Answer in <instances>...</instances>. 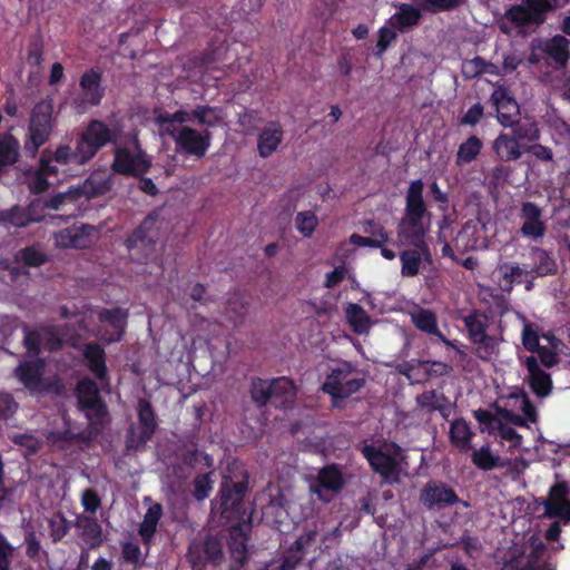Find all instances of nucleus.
<instances>
[{"label": "nucleus", "instance_id": "nucleus-1", "mask_svg": "<svg viewBox=\"0 0 570 570\" xmlns=\"http://www.w3.org/2000/svg\"><path fill=\"white\" fill-rule=\"evenodd\" d=\"M248 491V474L245 472L242 480L234 481L228 474L222 478L218 491V507L213 511L219 513L220 523L230 525L227 544L230 557L239 566L248 560V533L252 529L250 515L246 514L244 498Z\"/></svg>", "mask_w": 570, "mask_h": 570}, {"label": "nucleus", "instance_id": "nucleus-2", "mask_svg": "<svg viewBox=\"0 0 570 570\" xmlns=\"http://www.w3.org/2000/svg\"><path fill=\"white\" fill-rule=\"evenodd\" d=\"M424 184L422 179L411 181L405 194V208L396 226L397 242L403 246L428 245L429 226L424 223L430 218L426 203L423 198Z\"/></svg>", "mask_w": 570, "mask_h": 570}, {"label": "nucleus", "instance_id": "nucleus-3", "mask_svg": "<svg viewBox=\"0 0 570 570\" xmlns=\"http://www.w3.org/2000/svg\"><path fill=\"white\" fill-rule=\"evenodd\" d=\"M160 224L159 215L156 212H151L128 235L125 245L132 261L146 264L151 259L159 240Z\"/></svg>", "mask_w": 570, "mask_h": 570}, {"label": "nucleus", "instance_id": "nucleus-4", "mask_svg": "<svg viewBox=\"0 0 570 570\" xmlns=\"http://www.w3.org/2000/svg\"><path fill=\"white\" fill-rule=\"evenodd\" d=\"M356 367L347 361H342L327 374L322 391L332 397V405L338 406V401L358 392L365 385L363 377H355Z\"/></svg>", "mask_w": 570, "mask_h": 570}, {"label": "nucleus", "instance_id": "nucleus-5", "mask_svg": "<svg viewBox=\"0 0 570 570\" xmlns=\"http://www.w3.org/2000/svg\"><path fill=\"white\" fill-rule=\"evenodd\" d=\"M118 140L119 130L110 128L99 119H91L76 138L81 154L86 156L88 161L95 158L104 147L116 145Z\"/></svg>", "mask_w": 570, "mask_h": 570}, {"label": "nucleus", "instance_id": "nucleus-6", "mask_svg": "<svg viewBox=\"0 0 570 570\" xmlns=\"http://www.w3.org/2000/svg\"><path fill=\"white\" fill-rule=\"evenodd\" d=\"M139 428L129 426L126 435L128 451L144 450L158 429V419L155 409L147 399H139L136 406Z\"/></svg>", "mask_w": 570, "mask_h": 570}, {"label": "nucleus", "instance_id": "nucleus-7", "mask_svg": "<svg viewBox=\"0 0 570 570\" xmlns=\"http://www.w3.org/2000/svg\"><path fill=\"white\" fill-rule=\"evenodd\" d=\"M392 448L395 450L394 454L383 451L381 448L370 443L368 440H363L356 444V450L366 459L372 471L389 483L397 481L400 474L397 459L400 446L392 443Z\"/></svg>", "mask_w": 570, "mask_h": 570}, {"label": "nucleus", "instance_id": "nucleus-8", "mask_svg": "<svg viewBox=\"0 0 570 570\" xmlns=\"http://www.w3.org/2000/svg\"><path fill=\"white\" fill-rule=\"evenodd\" d=\"M53 104L51 99H43L35 105L29 120V140L26 149L36 154L50 138L53 129Z\"/></svg>", "mask_w": 570, "mask_h": 570}, {"label": "nucleus", "instance_id": "nucleus-9", "mask_svg": "<svg viewBox=\"0 0 570 570\" xmlns=\"http://www.w3.org/2000/svg\"><path fill=\"white\" fill-rule=\"evenodd\" d=\"M470 342L476 345V355L481 360H488L498 352V340L488 334L489 317L480 309H473L462 318Z\"/></svg>", "mask_w": 570, "mask_h": 570}, {"label": "nucleus", "instance_id": "nucleus-10", "mask_svg": "<svg viewBox=\"0 0 570 570\" xmlns=\"http://www.w3.org/2000/svg\"><path fill=\"white\" fill-rule=\"evenodd\" d=\"M554 480L542 501L544 515L559 518L567 524L570 522V480L562 479L560 473L554 474Z\"/></svg>", "mask_w": 570, "mask_h": 570}, {"label": "nucleus", "instance_id": "nucleus-11", "mask_svg": "<svg viewBox=\"0 0 570 570\" xmlns=\"http://www.w3.org/2000/svg\"><path fill=\"white\" fill-rule=\"evenodd\" d=\"M419 501L430 511H440L461 502L454 489L441 480L428 481L420 491Z\"/></svg>", "mask_w": 570, "mask_h": 570}, {"label": "nucleus", "instance_id": "nucleus-12", "mask_svg": "<svg viewBox=\"0 0 570 570\" xmlns=\"http://www.w3.org/2000/svg\"><path fill=\"white\" fill-rule=\"evenodd\" d=\"M167 134L174 138L177 150L202 158L210 147L212 134L207 129L203 132L184 126L178 131L166 128Z\"/></svg>", "mask_w": 570, "mask_h": 570}, {"label": "nucleus", "instance_id": "nucleus-13", "mask_svg": "<svg viewBox=\"0 0 570 570\" xmlns=\"http://www.w3.org/2000/svg\"><path fill=\"white\" fill-rule=\"evenodd\" d=\"M81 96L72 101V106L78 111H83L87 105L96 107L101 104L105 97V87L102 86V72L99 69L89 68L79 78Z\"/></svg>", "mask_w": 570, "mask_h": 570}, {"label": "nucleus", "instance_id": "nucleus-14", "mask_svg": "<svg viewBox=\"0 0 570 570\" xmlns=\"http://www.w3.org/2000/svg\"><path fill=\"white\" fill-rule=\"evenodd\" d=\"M151 161L142 151L132 154L125 147H118L114 151L111 169L119 175L139 177L149 171Z\"/></svg>", "mask_w": 570, "mask_h": 570}, {"label": "nucleus", "instance_id": "nucleus-15", "mask_svg": "<svg viewBox=\"0 0 570 570\" xmlns=\"http://www.w3.org/2000/svg\"><path fill=\"white\" fill-rule=\"evenodd\" d=\"M522 225L520 233L523 237L538 240L544 237L547 224L542 218V209L532 202H524L520 208Z\"/></svg>", "mask_w": 570, "mask_h": 570}, {"label": "nucleus", "instance_id": "nucleus-16", "mask_svg": "<svg viewBox=\"0 0 570 570\" xmlns=\"http://www.w3.org/2000/svg\"><path fill=\"white\" fill-rule=\"evenodd\" d=\"M45 158L49 160V167L53 168L56 175L59 171L58 166L71 168L89 163L86 156L81 154L77 141H75V148L70 145H59L56 150L46 148L40 156V159Z\"/></svg>", "mask_w": 570, "mask_h": 570}, {"label": "nucleus", "instance_id": "nucleus-17", "mask_svg": "<svg viewBox=\"0 0 570 570\" xmlns=\"http://www.w3.org/2000/svg\"><path fill=\"white\" fill-rule=\"evenodd\" d=\"M491 100L498 112V121L503 127H512L520 115V107L510 90L504 86H498L491 95Z\"/></svg>", "mask_w": 570, "mask_h": 570}, {"label": "nucleus", "instance_id": "nucleus-18", "mask_svg": "<svg viewBox=\"0 0 570 570\" xmlns=\"http://www.w3.org/2000/svg\"><path fill=\"white\" fill-rule=\"evenodd\" d=\"M399 254L401 262V275L414 277L419 275L423 263L432 264V254L429 245L411 246Z\"/></svg>", "mask_w": 570, "mask_h": 570}, {"label": "nucleus", "instance_id": "nucleus-19", "mask_svg": "<svg viewBox=\"0 0 570 570\" xmlns=\"http://www.w3.org/2000/svg\"><path fill=\"white\" fill-rule=\"evenodd\" d=\"M46 363L42 358L23 361L14 368V376L30 392H38L43 379Z\"/></svg>", "mask_w": 570, "mask_h": 570}, {"label": "nucleus", "instance_id": "nucleus-20", "mask_svg": "<svg viewBox=\"0 0 570 570\" xmlns=\"http://www.w3.org/2000/svg\"><path fill=\"white\" fill-rule=\"evenodd\" d=\"M524 146L515 136L500 132L492 141V151L501 163L515 161L524 154Z\"/></svg>", "mask_w": 570, "mask_h": 570}, {"label": "nucleus", "instance_id": "nucleus-21", "mask_svg": "<svg viewBox=\"0 0 570 570\" xmlns=\"http://www.w3.org/2000/svg\"><path fill=\"white\" fill-rule=\"evenodd\" d=\"M284 139V130L279 121L272 120L261 130L257 137V150L262 158L272 156Z\"/></svg>", "mask_w": 570, "mask_h": 570}, {"label": "nucleus", "instance_id": "nucleus-22", "mask_svg": "<svg viewBox=\"0 0 570 570\" xmlns=\"http://www.w3.org/2000/svg\"><path fill=\"white\" fill-rule=\"evenodd\" d=\"M415 402L421 410H424L428 413L438 411L446 421L454 409V404L450 402V399L444 393H440L436 390L422 392L416 396Z\"/></svg>", "mask_w": 570, "mask_h": 570}, {"label": "nucleus", "instance_id": "nucleus-23", "mask_svg": "<svg viewBox=\"0 0 570 570\" xmlns=\"http://www.w3.org/2000/svg\"><path fill=\"white\" fill-rule=\"evenodd\" d=\"M421 19L422 12L419 8L410 3H400L396 6V12L387 19L386 23L397 32L405 33L419 26Z\"/></svg>", "mask_w": 570, "mask_h": 570}, {"label": "nucleus", "instance_id": "nucleus-24", "mask_svg": "<svg viewBox=\"0 0 570 570\" xmlns=\"http://www.w3.org/2000/svg\"><path fill=\"white\" fill-rule=\"evenodd\" d=\"M529 373V386L538 397H546L552 391V380L550 374L544 372L534 356H528L524 361Z\"/></svg>", "mask_w": 570, "mask_h": 570}, {"label": "nucleus", "instance_id": "nucleus-25", "mask_svg": "<svg viewBox=\"0 0 570 570\" xmlns=\"http://www.w3.org/2000/svg\"><path fill=\"white\" fill-rule=\"evenodd\" d=\"M316 485L312 488L313 492L318 499L326 501L323 497L322 490L332 492H340L345 484L343 473L337 464H330L322 468L317 475Z\"/></svg>", "mask_w": 570, "mask_h": 570}, {"label": "nucleus", "instance_id": "nucleus-26", "mask_svg": "<svg viewBox=\"0 0 570 570\" xmlns=\"http://www.w3.org/2000/svg\"><path fill=\"white\" fill-rule=\"evenodd\" d=\"M79 409L85 412V416L88 420V430L96 436L100 434L110 422L108 407L102 399L87 402L83 407Z\"/></svg>", "mask_w": 570, "mask_h": 570}, {"label": "nucleus", "instance_id": "nucleus-27", "mask_svg": "<svg viewBox=\"0 0 570 570\" xmlns=\"http://www.w3.org/2000/svg\"><path fill=\"white\" fill-rule=\"evenodd\" d=\"M200 550L204 553V561L214 566L220 564L223 561V543L222 540L215 535H207L200 546H190L188 554L193 558V564L200 562V558L196 557V551Z\"/></svg>", "mask_w": 570, "mask_h": 570}, {"label": "nucleus", "instance_id": "nucleus-28", "mask_svg": "<svg viewBox=\"0 0 570 570\" xmlns=\"http://www.w3.org/2000/svg\"><path fill=\"white\" fill-rule=\"evenodd\" d=\"M83 357L88 370L99 381L107 379L108 370L106 365V352L98 343H87L83 348Z\"/></svg>", "mask_w": 570, "mask_h": 570}, {"label": "nucleus", "instance_id": "nucleus-29", "mask_svg": "<svg viewBox=\"0 0 570 570\" xmlns=\"http://www.w3.org/2000/svg\"><path fill=\"white\" fill-rule=\"evenodd\" d=\"M273 394L271 404L276 409L289 407L296 397V386L294 382L285 376L272 380Z\"/></svg>", "mask_w": 570, "mask_h": 570}, {"label": "nucleus", "instance_id": "nucleus-30", "mask_svg": "<svg viewBox=\"0 0 570 570\" xmlns=\"http://www.w3.org/2000/svg\"><path fill=\"white\" fill-rule=\"evenodd\" d=\"M98 318L101 323H108L115 332L108 338V342H119L125 335V327L128 318V311L115 307V308H104L99 312Z\"/></svg>", "mask_w": 570, "mask_h": 570}, {"label": "nucleus", "instance_id": "nucleus-31", "mask_svg": "<svg viewBox=\"0 0 570 570\" xmlns=\"http://www.w3.org/2000/svg\"><path fill=\"white\" fill-rule=\"evenodd\" d=\"M542 51L549 56L559 68L567 66L570 58V40L561 35H556L547 40Z\"/></svg>", "mask_w": 570, "mask_h": 570}, {"label": "nucleus", "instance_id": "nucleus-32", "mask_svg": "<svg viewBox=\"0 0 570 570\" xmlns=\"http://www.w3.org/2000/svg\"><path fill=\"white\" fill-rule=\"evenodd\" d=\"M530 258L532 261V265L530 267L532 272V278L553 275L557 273V263L550 253L546 249L540 247H532L530 249Z\"/></svg>", "mask_w": 570, "mask_h": 570}, {"label": "nucleus", "instance_id": "nucleus-33", "mask_svg": "<svg viewBox=\"0 0 570 570\" xmlns=\"http://www.w3.org/2000/svg\"><path fill=\"white\" fill-rule=\"evenodd\" d=\"M19 140L10 132L0 134V176L6 167L14 165L19 159Z\"/></svg>", "mask_w": 570, "mask_h": 570}, {"label": "nucleus", "instance_id": "nucleus-34", "mask_svg": "<svg viewBox=\"0 0 570 570\" xmlns=\"http://www.w3.org/2000/svg\"><path fill=\"white\" fill-rule=\"evenodd\" d=\"M499 273L504 283L511 287L513 283H528L525 288H532V272L528 268H522L518 263H503L499 266Z\"/></svg>", "mask_w": 570, "mask_h": 570}, {"label": "nucleus", "instance_id": "nucleus-35", "mask_svg": "<svg viewBox=\"0 0 570 570\" xmlns=\"http://www.w3.org/2000/svg\"><path fill=\"white\" fill-rule=\"evenodd\" d=\"M38 207L40 203H31L27 208L16 206L7 214L6 219L16 227H26L30 223L42 220L43 216L36 213Z\"/></svg>", "mask_w": 570, "mask_h": 570}, {"label": "nucleus", "instance_id": "nucleus-36", "mask_svg": "<svg viewBox=\"0 0 570 570\" xmlns=\"http://www.w3.org/2000/svg\"><path fill=\"white\" fill-rule=\"evenodd\" d=\"M474 433L470 424L463 419H455L450 426L449 438L451 443L460 450H468L471 446V440Z\"/></svg>", "mask_w": 570, "mask_h": 570}, {"label": "nucleus", "instance_id": "nucleus-37", "mask_svg": "<svg viewBox=\"0 0 570 570\" xmlns=\"http://www.w3.org/2000/svg\"><path fill=\"white\" fill-rule=\"evenodd\" d=\"M411 321L419 331L428 335L435 336L440 334L436 314L431 309L419 307L411 313Z\"/></svg>", "mask_w": 570, "mask_h": 570}, {"label": "nucleus", "instance_id": "nucleus-38", "mask_svg": "<svg viewBox=\"0 0 570 570\" xmlns=\"http://www.w3.org/2000/svg\"><path fill=\"white\" fill-rule=\"evenodd\" d=\"M482 148V140L478 136H470L458 148L455 156L456 166L462 167L475 160L481 154Z\"/></svg>", "mask_w": 570, "mask_h": 570}, {"label": "nucleus", "instance_id": "nucleus-39", "mask_svg": "<svg viewBox=\"0 0 570 570\" xmlns=\"http://www.w3.org/2000/svg\"><path fill=\"white\" fill-rule=\"evenodd\" d=\"M163 515V508L159 503L150 505L139 525V534L145 543H149L156 533L157 524Z\"/></svg>", "mask_w": 570, "mask_h": 570}, {"label": "nucleus", "instance_id": "nucleus-40", "mask_svg": "<svg viewBox=\"0 0 570 570\" xmlns=\"http://www.w3.org/2000/svg\"><path fill=\"white\" fill-rule=\"evenodd\" d=\"M90 230L91 227L88 225L67 228L60 233L59 242L65 247L86 248L89 245Z\"/></svg>", "mask_w": 570, "mask_h": 570}, {"label": "nucleus", "instance_id": "nucleus-41", "mask_svg": "<svg viewBox=\"0 0 570 570\" xmlns=\"http://www.w3.org/2000/svg\"><path fill=\"white\" fill-rule=\"evenodd\" d=\"M50 438L53 443H61L62 448H65V445H70L73 443H82L88 445L92 439L96 438V435L91 434L88 429L87 431L76 433L70 428H66L51 432Z\"/></svg>", "mask_w": 570, "mask_h": 570}, {"label": "nucleus", "instance_id": "nucleus-42", "mask_svg": "<svg viewBox=\"0 0 570 570\" xmlns=\"http://www.w3.org/2000/svg\"><path fill=\"white\" fill-rule=\"evenodd\" d=\"M250 397L253 402L258 406L263 407L272 401L273 383L272 380H264L255 377L252 380L249 389Z\"/></svg>", "mask_w": 570, "mask_h": 570}, {"label": "nucleus", "instance_id": "nucleus-43", "mask_svg": "<svg viewBox=\"0 0 570 570\" xmlns=\"http://www.w3.org/2000/svg\"><path fill=\"white\" fill-rule=\"evenodd\" d=\"M75 393L79 407H83L87 402L102 399L97 383L89 377H83L77 382Z\"/></svg>", "mask_w": 570, "mask_h": 570}, {"label": "nucleus", "instance_id": "nucleus-44", "mask_svg": "<svg viewBox=\"0 0 570 570\" xmlns=\"http://www.w3.org/2000/svg\"><path fill=\"white\" fill-rule=\"evenodd\" d=\"M472 463L482 471H491L495 468L502 466L501 458L491 452L489 445L481 446L471 454Z\"/></svg>", "mask_w": 570, "mask_h": 570}, {"label": "nucleus", "instance_id": "nucleus-45", "mask_svg": "<svg viewBox=\"0 0 570 570\" xmlns=\"http://www.w3.org/2000/svg\"><path fill=\"white\" fill-rule=\"evenodd\" d=\"M193 120L209 128L216 127L222 121L220 109L208 105L196 106L191 110Z\"/></svg>", "mask_w": 570, "mask_h": 570}, {"label": "nucleus", "instance_id": "nucleus-46", "mask_svg": "<svg viewBox=\"0 0 570 570\" xmlns=\"http://www.w3.org/2000/svg\"><path fill=\"white\" fill-rule=\"evenodd\" d=\"M494 65L484 58L476 56L463 62L462 73L465 78L472 79L483 73H493Z\"/></svg>", "mask_w": 570, "mask_h": 570}, {"label": "nucleus", "instance_id": "nucleus-47", "mask_svg": "<svg viewBox=\"0 0 570 570\" xmlns=\"http://www.w3.org/2000/svg\"><path fill=\"white\" fill-rule=\"evenodd\" d=\"M52 175L56 174L53 168L49 167V160L47 158L39 159V167L30 183L31 191L36 194L46 191L49 187L47 177Z\"/></svg>", "mask_w": 570, "mask_h": 570}, {"label": "nucleus", "instance_id": "nucleus-48", "mask_svg": "<svg viewBox=\"0 0 570 570\" xmlns=\"http://www.w3.org/2000/svg\"><path fill=\"white\" fill-rule=\"evenodd\" d=\"M346 318L354 332L362 334L368 327V316L358 304H350L346 308Z\"/></svg>", "mask_w": 570, "mask_h": 570}, {"label": "nucleus", "instance_id": "nucleus-49", "mask_svg": "<svg viewBox=\"0 0 570 570\" xmlns=\"http://www.w3.org/2000/svg\"><path fill=\"white\" fill-rule=\"evenodd\" d=\"M17 261L28 267H39L48 262V256L36 246H27L18 252Z\"/></svg>", "mask_w": 570, "mask_h": 570}, {"label": "nucleus", "instance_id": "nucleus-50", "mask_svg": "<svg viewBox=\"0 0 570 570\" xmlns=\"http://www.w3.org/2000/svg\"><path fill=\"white\" fill-rule=\"evenodd\" d=\"M82 538L92 549L102 543V529L96 519L87 518L83 521Z\"/></svg>", "mask_w": 570, "mask_h": 570}, {"label": "nucleus", "instance_id": "nucleus-51", "mask_svg": "<svg viewBox=\"0 0 570 570\" xmlns=\"http://www.w3.org/2000/svg\"><path fill=\"white\" fill-rule=\"evenodd\" d=\"M214 471H209L207 473L198 474L195 476L193 485L194 492L193 495L197 501H203L209 497L215 480L213 479Z\"/></svg>", "mask_w": 570, "mask_h": 570}, {"label": "nucleus", "instance_id": "nucleus-52", "mask_svg": "<svg viewBox=\"0 0 570 570\" xmlns=\"http://www.w3.org/2000/svg\"><path fill=\"white\" fill-rule=\"evenodd\" d=\"M509 399L514 401V405H519V409L522 411L523 416L528 420V422H538L539 415L537 407L532 403L527 393H524L523 391H521L520 393H512L510 394Z\"/></svg>", "mask_w": 570, "mask_h": 570}, {"label": "nucleus", "instance_id": "nucleus-53", "mask_svg": "<svg viewBox=\"0 0 570 570\" xmlns=\"http://www.w3.org/2000/svg\"><path fill=\"white\" fill-rule=\"evenodd\" d=\"M377 42L374 47L373 55L381 58L393 41L397 38V31L389 26H383L377 32Z\"/></svg>", "mask_w": 570, "mask_h": 570}, {"label": "nucleus", "instance_id": "nucleus-54", "mask_svg": "<svg viewBox=\"0 0 570 570\" xmlns=\"http://www.w3.org/2000/svg\"><path fill=\"white\" fill-rule=\"evenodd\" d=\"M295 224L297 230L304 237H311L318 224V219L312 210H305L296 215Z\"/></svg>", "mask_w": 570, "mask_h": 570}, {"label": "nucleus", "instance_id": "nucleus-55", "mask_svg": "<svg viewBox=\"0 0 570 570\" xmlns=\"http://www.w3.org/2000/svg\"><path fill=\"white\" fill-rule=\"evenodd\" d=\"M193 120L191 111L178 110L171 115L165 114L157 117V122L166 130L167 127L171 130L178 131L176 124H184Z\"/></svg>", "mask_w": 570, "mask_h": 570}, {"label": "nucleus", "instance_id": "nucleus-56", "mask_svg": "<svg viewBox=\"0 0 570 570\" xmlns=\"http://www.w3.org/2000/svg\"><path fill=\"white\" fill-rule=\"evenodd\" d=\"M511 128L513 131L512 135L515 136L519 141L522 139L535 141L540 138V130L535 122L522 125L518 120H515L514 125Z\"/></svg>", "mask_w": 570, "mask_h": 570}, {"label": "nucleus", "instance_id": "nucleus-57", "mask_svg": "<svg viewBox=\"0 0 570 570\" xmlns=\"http://www.w3.org/2000/svg\"><path fill=\"white\" fill-rule=\"evenodd\" d=\"M26 556L31 561H40L41 556L48 557V552L42 550L40 541L35 532H27L24 535Z\"/></svg>", "mask_w": 570, "mask_h": 570}, {"label": "nucleus", "instance_id": "nucleus-58", "mask_svg": "<svg viewBox=\"0 0 570 570\" xmlns=\"http://www.w3.org/2000/svg\"><path fill=\"white\" fill-rule=\"evenodd\" d=\"M27 62L33 67H41L43 62V42L41 37L30 40L27 49Z\"/></svg>", "mask_w": 570, "mask_h": 570}, {"label": "nucleus", "instance_id": "nucleus-59", "mask_svg": "<svg viewBox=\"0 0 570 570\" xmlns=\"http://www.w3.org/2000/svg\"><path fill=\"white\" fill-rule=\"evenodd\" d=\"M24 337L23 345L27 353L31 357H37L41 351V336L38 331H31L27 326L23 327Z\"/></svg>", "mask_w": 570, "mask_h": 570}, {"label": "nucleus", "instance_id": "nucleus-60", "mask_svg": "<svg viewBox=\"0 0 570 570\" xmlns=\"http://www.w3.org/2000/svg\"><path fill=\"white\" fill-rule=\"evenodd\" d=\"M14 556V547L8 541L7 537L0 531V570H11V563Z\"/></svg>", "mask_w": 570, "mask_h": 570}, {"label": "nucleus", "instance_id": "nucleus-61", "mask_svg": "<svg viewBox=\"0 0 570 570\" xmlns=\"http://www.w3.org/2000/svg\"><path fill=\"white\" fill-rule=\"evenodd\" d=\"M524 154L532 155L537 160L542 163H553V151L550 147L541 144L525 145Z\"/></svg>", "mask_w": 570, "mask_h": 570}, {"label": "nucleus", "instance_id": "nucleus-62", "mask_svg": "<svg viewBox=\"0 0 570 570\" xmlns=\"http://www.w3.org/2000/svg\"><path fill=\"white\" fill-rule=\"evenodd\" d=\"M495 432L502 440L510 442L512 448H519L522 443V436L512 426L502 421L498 423Z\"/></svg>", "mask_w": 570, "mask_h": 570}, {"label": "nucleus", "instance_id": "nucleus-63", "mask_svg": "<svg viewBox=\"0 0 570 570\" xmlns=\"http://www.w3.org/2000/svg\"><path fill=\"white\" fill-rule=\"evenodd\" d=\"M122 558L126 562L140 567L144 563L141 559V550L137 543L125 542L122 544Z\"/></svg>", "mask_w": 570, "mask_h": 570}, {"label": "nucleus", "instance_id": "nucleus-64", "mask_svg": "<svg viewBox=\"0 0 570 570\" xmlns=\"http://www.w3.org/2000/svg\"><path fill=\"white\" fill-rule=\"evenodd\" d=\"M364 233L370 234V237L376 238V242L380 243V247H382L385 243L389 242L387 230L381 224L376 223L373 219L365 222Z\"/></svg>", "mask_w": 570, "mask_h": 570}]
</instances>
